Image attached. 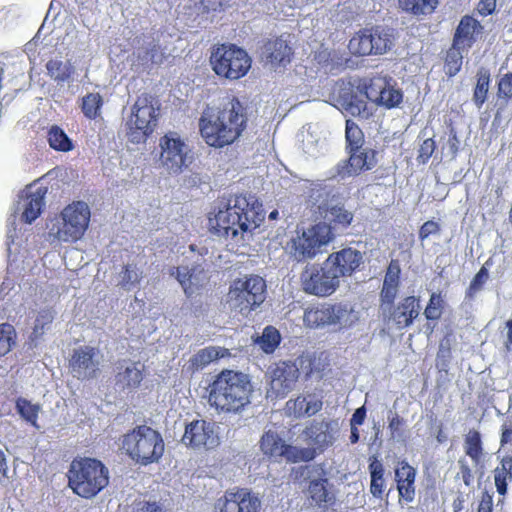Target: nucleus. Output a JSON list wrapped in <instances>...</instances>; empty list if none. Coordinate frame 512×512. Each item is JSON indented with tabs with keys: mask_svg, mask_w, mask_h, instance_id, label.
I'll list each match as a JSON object with an SVG mask.
<instances>
[{
	"mask_svg": "<svg viewBox=\"0 0 512 512\" xmlns=\"http://www.w3.org/2000/svg\"><path fill=\"white\" fill-rule=\"evenodd\" d=\"M500 449L512 454V420L505 419L501 425Z\"/></svg>",
	"mask_w": 512,
	"mask_h": 512,
	"instance_id": "obj_54",
	"label": "nucleus"
},
{
	"mask_svg": "<svg viewBox=\"0 0 512 512\" xmlns=\"http://www.w3.org/2000/svg\"><path fill=\"white\" fill-rule=\"evenodd\" d=\"M348 161H343L336 166V173L341 178L359 174L362 170H370L376 164V152L370 148L349 150Z\"/></svg>",
	"mask_w": 512,
	"mask_h": 512,
	"instance_id": "obj_22",
	"label": "nucleus"
},
{
	"mask_svg": "<svg viewBox=\"0 0 512 512\" xmlns=\"http://www.w3.org/2000/svg\"><path fill=\"white\" fill-rule=\"evenodd\" d=\"M292 364L298 367L299 374L301 371L306 376H310L314 372H320L322 369L320 360H317L315 355L310 353L302 354Z\"/></svg>",
	"mask_w": 512,
	"mask_h": 512,
	"instance_id": "obj_43",
	"label": "nucleus"
},
{
	"mask_svg": "<svg viewBox=\"0 0 512 512\" xmlns=\"http://www.w3.org/2000/svg\"><path fill=\"white\" fill-rule=\"evenodd\" d=\"M228 355V350L221 347L209 346L199 350L189 360V369L198 371L211 362Z\"/></svg>",
	"mask_w": 512,
	"mask_h": 512,
	"instance_id": "obj_31",
	"label": "nucleus"
},
{
	"mask_svg": "<svg viewBox=\"0 0 512 512\" xmlns=\"http://www.w3.org/2000/svg\"><path fill=\"white\" fill-rule=\"evenodd\" d=\"M420 312L419 301L413 297H407L393 311L387 312L388 320H415Z\"/></svg>",
	"mask_w": 512,
	"mask_h": 512,
	"instance_id": "obj_33",
	"label": "nucleus"
},
{
	"mask_svg": "<svg viewBox=\"0 0 512 512\" xmlns=\"http://www.w3.org/2000/svg\"><path fill=\"white\" fill-rule=\"evenodd\" d=\"M160 163L169 173H180L192 162L188 145L175 133H169L160 139Z\"/></svg>",
	"mask_w": 512,
	"mask_h": 512,
	"instance_id": "obj_13",
	"label": "nucleus"
},
{
	"mask_svg": "<svg viewBox=\"0 0 512 512\" xmlns=\"http://www.w3.org/2000/svg\"><path fill=\"white\" fill-rule=\"evenodd\" d=\"M69 486L79 496L92 498L109 483V471L92 458L73 460L68 471Z\"/></svg>",
	"mask_w": 512,
	"mask_h": 512,
	"instance_id": "obj_4",
	"label": "nucleus"
},
{
	"mask_svg": "<svg viewBox=\"0 0 512 512\" xmlns=\"http://www.w3.org/2000/svg\"><path fill=\"white\" fill-rule=\"evenodd\" d=\"M443 299L440 294L433 293L424 311L427 320H437L441 316Z\"/></svg>",
	"mask_w": 512,
	"mask_h": 512,
	"instance_id": "obj_52",
	"label": "nucleus"
},
{
	"mask_svg": "<svg viewBox=\"0 0 512 512\" xmlns=\"http://www.w3.org/2000/svg\"><path fill=\"white\" fill-rule=\"evenodd\" d=\"M436 148V143L432 138H426L422 144L420 145V148L418 150V156L417 161L419 163H426L432 154L434 153Z\"/></svg>",
	"mask_w": 512,
	"mask_h": 512,
	"instance_id": "obj_57",
	"label": "nucleus"
},
{
	"mask_svg": "<svg viewBox=\"0 0 512 512\" xmlns=\"http://www.w3.org/2000/svg\"><path fill=\"white\" fill-rule=\"evenodd\" d=\"M266 377L269 386L267 397L284 398L296 385L299 378L298 367L290 361H282L270 367Z\"/></svg>",
	"mask_w": 512,
	"mask_h": 512,
	"instance_id": "obj_14",
	"label": "nucleus"
},
{
	"mask_svg": "<svg viewBox=\"0 0 512 512\" xmlns=\"http://www.w3.org/2000/svg\"><path fill=\"white\" fill-rule=\"evenodd\" d=\"M439 0H399L400 7L414 15L430 14L438 5Z\"/></svg>",
	"mask_w": 512,
	"mask_h": 512,
	"instance_id": "obj_38",
	"label": "nucleus"
},
{
	"mask_svg": "<svg viewBox=\"0 0 512 512\" xmlns=\"http://www.w3.org/2000/svg\"><path fill=\"white\" fill-rule=\"evenodd\" d=\"M403 99L402 92L399 89L394 88L392 85L388 83L386 80V87L382 89V95L378 102V105L384 106L386 108H394L397 107Z\"/></svg>",
	"mask_w": 512,
	"mask_h": 512,
	"instance_id": "obj_47",
	"label": "nucleus"
},
{
	"mask_svg": "<svg viewBox=\"0 0 512 512\" xmlns=\"http://www.w3.org/2000/svg\"><path fill=\"white\" fill-rule=\"evenodd\" d=\"M102 356L98 349L82 346L74 350L70 359V368L78 379H91L99 371Z\"/></svg>",
	"mask_w": 512,
	"mask_h": 512,
	"instance_id": "obj_20",
	"label": "nucleus"
},
{
	"mask_svg": "<svg viewBox=\"0 0 512 512\" xmlns=\"http://www.w3.org/2000/svg\"><path fill=\"white\" fill-rule=\"evenodd\" d=\"M512 481V454L502 457L500 465L494 469V483L500 495L507 493L508 482Z\"/></svg>",
	"mask_w": 512,
	"mask_h": 512,
	"instance_id": "obj_32",
	"label": "nucleus"
},
{
	"mask_svg": "<svg viewBox=\"0 0 512 512\" xmlns=\"http://www.w3.org/2000/svg\"><path fill=\"white\" fill-rule=\"evenodd\" d=\"M369 471L371 476L370 492L374 497L381 498L384 490V468L383 464L374 459L369 464Z\"/></svg>",
	"mask_w": 512,
	"mask_h": 512,
	"instance_id": "obj_37",
	"label": "nucleus"
},
{
	"mask_svg": "<svg viewBox=\"0 0 512 512\" xmlns=\"http://www.w3.org/2000/svg\"><path fill=\"white\" fill-rule=\"evenodd\" d=\"M157 110L152 97L144 95L137 99L126 124L130 142L138 144L146 141L157 125Z\"/></svg>",
	"mask_w": 512,
	"mask_h": 512,
	"instance_id": "obj_9",
	"label": "nucleus"
},
{
	"mask_svg": "<svg viewBox=\"0 0 512 512\" xmlns=\"http://www.w3.org/2000/svg\"><path fill=\"white\" fill-rule=\"evenodd\" d=\"M415 477L416 470L412 466L405 461L399 463L395 470L397 489L399 495L407 502L413 501L415 496Z\"/></svg>",
	"mask_w": 512,
	"mask_h": 512,
	"instance_id": "obj_29",
	"label": "nucleus"
},
{
	"mask_svg": "<svg viewBox=\"0 0 512 512\" xmlns=\"http://www.w3.org/2000/svg\"><path fill=\"white\" fill-rule=\"evenodd\" d=\"M48 74L57 81L64 82L71 75L69 63H64L58 59H52L46 64Z\"/></svg>",
	"mask_w": 512,
	"mask_h": 512,
	"instance_id": "obj_48",
	"label": "nucleus"
},
{
	"mask_svg": "<svg viewBox=\"0 0 512 512\" xmlns=\"http://www.w3.org/2000/svg\"><path fill=\"white\" fill-rule=\"evenodd\" d=\"M463 49L464 48L453 44L452 47L447 51L445 69L446 74L450 77L455 76L461 69L463 59L461 50Z\"/></svg>",
	"mask_w": 512,
	"mask_h": 512,
	"instance_id": "obj_41",
	"label": "nucleus"
},
{
	"mask_svg": "<svg viewBox=\"0 0 512 512\" xmlns=\"http://www.w3.org/2000/svg\"><path fill=\"white\" fill-rule=\"evenodd\" d=\"M16 333L14 327L8 322L0 324V356L6 355L15 343Z\"/></svg>",
	"mask_w": 512,
	"mask_h": 512,
	"instance_id": "obj_49",
	"label": "nucleus"
},
{
	"mask_svg": "<svg viewBox=\"0 0 512 512\" xmlns=\"http://www.w3.org/2000/svg\"><path fill=\"white\" fill-rule=\"evenodd\" d=\"M493 498L488 492L483 493L478 512H492Z\"/></svg>",
	"mask_w": 512,
	"mask_h": 512,
	"instance_id": "obj_64",
	"label": "nucleus"
},
{
	"mask_svg": "<svg viewBox=\"0 0 512 512\" xmlns=\"http://www.w3.org/2000/svg\"><path fill=\"white\" fill-rule=\"evenodd\" d=\"M331 320H358L359 315L349 303H340L332 308Z\"/></svg>",
	"mask_w": 512,
	"mask_h": 512,
	"instance_id": "obj_50",
	"label": "nucleus"
},
{
	"mask_svg": "<svg viewBox=\"0 0 512 512\" xmlns=\"http://www.w3.org/2000/svg\"><path fill=\"white\" fill-rule=\"evenodd\" d=\"M48 142L50 146L59 151H69L72 149V142L65 132L57 126L51 127L48 132Z\"/></svg>",
	"mask_w": 512,
	"mask_h": 512,
	"instance_id": "obj_44",
	"label": "nucleus"
},
{
	"mask_svg": "<svg viewBox=\"0 0 512 512\" xmlns=\"http://www.w3.org/2000/svg\"><path fill=\"white\" fill-rule=\"evenodd\" d=\"M47 189L45 187L33 188L32 185L27 186L18 195V200L14 205L13 209V221L11 225L15 223L16 215H20L23 222L31 224L41 214L44 206V197Z\"/></svg>",
	"mask_w": 512,
	"mask_h": 512,
	"instance_id": "obj_16",
	"label": "nucleus"
},
{
	"mask_svg": "<svg viewBox=\"0 0 512 512\" xmlns=\"http://www.w3.org/2000/svg\"><path fill=\"white\" fill-rule=\"evenodd\" d=\"M300 475L309 482L308 494L316 504H332L334 502L335 495L326 477V471L322 467L305 466L301 468Z\"/></svg>",
	"mask_w": 512,
	"mask_h": 512,
	"instance_id": "obj_19",
	"label": "nucleus"
},
{
	"mask_svg": "<svg viewBox=\"0 0 512 512\" xmlns=\"http://www.w3.org/2000/svg\"><path fill=\"white\" fill-rule=\"evenodd\" d=\"M144 365L140 362L123 361L116 367L115 387L121 391L135 390L143 380Z\"/></svg>",
	"mask_w": 512,
	"mask_h": 512,
	"instance_id": "obj_26",
	"label": "nucleus"
},
{
	"mask_svg": "<svg viewBox=\"0 0 512 512\" xmlns=\"http://www.w3.org/2000/svg\"><path fill=\"white\" fill-rule=\"evenodd\" d=\"M89 219L90 210L88 205L80 201L73 203L63 210L61 221L51 227L49 235L59 241L74 242L83 236L88 227Z\"/></svg>",
	"mask_w": 512,
	"mask_h": 512,
	"instance_id": "obj_8",
	"label": "nucleus"
},
{
	"mask_svg": "<svg viewBox=\"0 0 512 512\" xmlns=\"http://www.w3.org/2000/svg\"><path fill=\"white\" fill-rule=\"evenodd\" d=\"M399 274V265L396 262L392 261L388 267L383 284L398 285Z\"/></svg>",
	"mask_w": 512,
	"mask_h": 512,
	"instance_id": "obj_60",
	"label": "nucleus"
},
{
	"mask_svg": "<svg viewBox=\"0 0 512 512\" xmlns=\"http://www.w3.org/2000/svg\"><path fill=\"white\" fill-rule=\"evenodd\" d=\"M317 195L312 196L323 218L329 222L347 226L353 220V214L344 208L343 198L340 194L332 193L326 189L316 191Z\"/></svg>",
	"mask_w": 512,
	"mask_h": 512,
	"instance_id": "obj_17",
	"label": "nucleus"
},
{
	"mask_svg": "<svg viewBox=\"0 0 512 512\" xmlns=\"http://www.w3.org/2000/svg\"><path fill=\"white\" fill-rule=\"evenodd\" d=\"M322 401L311 397L309 400L306 399V405L304 410V416L310 417L316 414L322 408Z\"/></svg>",
	"mask_w": 512,
	"mask_h": 512,
	"instance_id": "obj_62",
	"label": "nucleus"
},
{
	"mask_svg": "<svg viewBox=\"0 0 512 512\" xmlns=\"http://www.w3.org/2000/svg\"><path fill=\"white\" fill-rule=\"evenodd\" d=\"M346 142L349 150L360 149L363 147L364 134L358 125L352 121H346Z\"/></svg>",
	"mask_w": 512,
	"mask_h": 512,
	"instance_id": "obj_45",
	"label": "nucleus"
},
{
	"mask_svg": "<svg viewBox=\"0 0 512 512\" xmlns=\"http://www.w3.org/2000/svg\"><path fill=\"white\" fill-rule=\"evenodd\" d=\"M121 284L124 288L130 289L131 285H135L140 280L138 269L133 265H127L121 276Z\"/></svg>",
	"mask_w": 512,
	"mask_h": 512,
	"instance_id": "obj_58",
	"label": "nucleus"
},
{
	"mask_svg": "<svg viewBox=\"0 0 512 512\" xmlns=\"http://www.w3.org/2000/svg\"><path fill=\"white\" fill-rule=\"evenodd\" d=\"M217 508L220 512H259L260 500L246 489L230 490L218 499Z\"/></svg>",
	"mask_w": 512,
	"mask_h": 512,
	"instance_id": "obj_21",
	"label": "nucleus"
},
{
	"mask_svg": "<svg viewBox=\"0 0 512 512\" xmlns=\"http://www.w3.org/2000/svg\"><path fill=\"white\" fill-rule=\"evenodd\" d=\"M394 42L395 37L391 29L377 27L354 35L349 41L348 48L354 55H382L393 48Z\"/></svg>",
	"mask_w": 512,
	"mask_h": 512,
	"instance_id": "obj_11",
	"label": "nucleus"
},
{
	"mask_svg": "<svg viewBox=\"0 0 512 512\" xmlns=\"http://www.w3.org/2000/svg\"><path fill=\"white\" fill-rule=\"evenodd\" d=\"M458 465V478H460L467 487L471 486L474 480V476L466 458H460L458 460Z\"/></svg>",
	"mask_w": 512,
	"mask_h": 512,
	"instance_id": "obj_59",
	"label": "nucleus"
},
{
	"mask_svg": "<svg viewBox=\"0 0 512 512\" xmlns=\"http://www.w3.org/2000/svg\"><path fill=\"white\" fill-rule=\"evenodd\" d=\"M464 451L469 456L474 464L478 466L481 464L484 457V449L482 445L481 435L476 430H470L464 439Z\"/></svg>",
	"mask_w": 512,
	"mask_h": 512,
	"instance_id": "obj_35",
	"label": "nucleus"
},
{
	"mask_svg": "<svg viewBox=\"0 0 512 512\" xmlns=\"http://www.w3.org/2000/svg\"><path fill=\"white\" fill-rule=\"evenodd\" d=\"M325 142L321 137L307 130L302 133V149L309 156L315 157L321 153Z\"/></svg>",
	"mask_w": 512,
	"mask_h": 512,
	"instance_id": "obj_40",
	"label": "nucleus"
},
{
	"mask_svg": "<svg viewBox=\"0 0 512 512\" xmlns=\"http://www.w3.org/2000/svg\"><path fill=\"white\" fill-rule=\"evenodd\" d=\"M438 231H439V226L436 222L427 221L421 226L419 235H420L421 239H425L432 234L438 233Z\"/></svg>",
	"mask_w": 512,
	"mask_h": 512,
	"instance_id": "obj_63",
	"label": "nucleus"
},
{
	"mask_svg": "<svg viewBox=\"0 0 512 512\" xmlns=\"http://www.w3.org/2000/svg\"><path fill=\"white\" fill-rule=\"evenodd\" d=\"M261 450L270 457H285L288 461H309L315 458V451L287 445L276 432L267 431L261 438Z\"/></svg>",
	"mask_w": 512,
	"mask_h": 512,
	"instance_id": "obj_15",
	"label": "nucleus"
},
{
	"mask_svg": "<svg viewBox=\"0 0 512 512\" xmlns=\"http://www.w3.org/2000/svg\"><path fill=\"white\" fill-rule=\"evenodd\" d=\"M252 393L247 374L223 370L210 385L209 403L220 412L239 413L250 404Z\"/></svg>",
	"mask_w": 512,
	"mask_h": 512,
	"instance_id": "obj_3",
	"label": "nucleus"
},
{
	"mask_svg": "<svg viewBox=\"0 0 512 512\" xmlns=\"http://www.w3.org/2000/svg\"><path fill=\"white\" fill-rule=\"evenodd\" d=\"M331 227L327 223H318L292 240L291 254L298 262L314 258L323 252V247L333 239Z\"/></svg>",
	"mask_w": 512,
	"mask_h": 512,
	"instance_id": "obj_10",
	"label": "nucleus"
},
{
	"mask_svg": "<svg viewBox=\"0 0 512 512\" xmlns=\"http://www.w3.org/2000/svg\"><path fill=\"white\" fill-rule=\"evenodd\" d=\"M122 448L131 459L147 465L157 462L162 457L164 442L156 430L142 425L124 435Z\"/></svg>",
	"mask_w": 512,
	"mask_h": 512,
	"instance_id": "obj_5",
	"label": "nucleus"
},
{
	"mask_svg": "<svg viewBox=\"0 0 512 512\" xmlns=\"http://www.w3.org/2000/svg\"><path fill=\"white\" fill-rule=\"evenodd\" d=\"M386 87V79L383 77H376L361 85L363 94L366 100H370L378 105L380 97L382 95V89Z\"/></svg>",
	"mask_w": 512,
	"mask_h": 512,
	"instance_id": "obj_42",
	"label": "nucleus"
},
{
	"mask_svg": "<svg viewBox=\"0 0 512 512\" xmlns=\"http://www.w3.org/2000/svg\"><path fill=\"white\" fill-rule=\"evenodd\" d=\"M176 278L187 295H191L207 281V275L201 266L178 267Z\"/></svg>",
	"mask_w": 512,
	"mask_h": 512,
	"instance_id": "obj_28",
	"label": "nucleus"
},
{
	"mask_svg": "<svg viewBox=\"0 0 512 512\" xmlns=\"http://www.w3.org/2000/svg\"><path fill=\"white\" fill-rule=\"evenodd\" d=\"M138 43L140 45L137 47L136 57L142 65L163 63L165 55L157 40L152 37H143L138 40Z\"/></svg>",
	"mask_w": 512,
	"mask_h": 512,
	"instance_id": "obj_30",
	"label": "nucleus"
},
{
	"mask_svg": "<svg viewBox=\"0 0 512 512\" xmlns=\"http://www.w3.org/2000/svg\"><path fill=\"white\" fill-rule=\"evenodd\" d=\"M301 279L305 292L321 297L331 295L340 284V277L327 260L320 267L306 268Z\"/></svg>",
	"mask_w": 512,
	"mask_h": 512,
	"instance_id": "obj_12",
	"label": "nucleus"
},
{
	"mask_svg": "<svg viewBox=\"0 0 512 512\" xmlns=\"http://www.w3.org/2000/svg\"><path fill=\"white\" fill-rule=\"evenodd\" d=\"M292 49L283 37L270 40L262 47L261 58L271 69L285 66L291 60Z\"/></svg>",
	"mask_w": 512,
	"mask_h": 512,
	"instance_id": "obj_27",
	"label": "nucleus"
},
{
	"mask_svg": "<svg viewBox=\"0 0 512 512\" xmlns=\"http://www.w3.org/2000/svg\"><path fill=\"white\" fill-rule=\"evenodd\" d=\"M182 443L193 449H213L219 444L215 424L206 420H194L185 427Z\"/></svg>",
	"mask_w": 512,
	"mask_h": 512,
	"instance_id": "obj_18",
	"label": "nucleus"
},
{
	"mask_svg": "<svg viewBox=\"0 0 512 512\" xmlns=\"http://www.w3.org/2000/svg\"><path fill=\"white\" fill-rule=\"evenodd\" d=\"M244 107L237 99L228 101L223 108L208 107L199 119L204 141L212 147L222 148L238 139L246 127Z\"/></svg>",
	"mask_w": 512,
	"mask_h": 512,
	"instance_id": "obj_1",
	"label": "nucleus"
},
{
	"mask_svg": "<svg viewBox=\"0 0 512 512\" xmlns=\"http://www.w3.org/2000/svg\"><path fill=\"white\" fill-rule=\"evenodd\" d=\"M490 76L484 69H480L477 73V83L473 94V101L480 108L486 100L489 90Z\"/></svg>",
	"mask_w": 512,
	"mask_h": 512,
	"instance_id": "obj_39",
	"label": "nucleus"
},
{
	"mask_svg": "<svg viewBox=\"0 0 512 512\" xmlns=\"http://www.w3.org/2000/svg\"><path fill=\"white\" fill-rule=\"evenodd\" d=\"M101 105V97L99 94H88L83 98V104L82 109L84 114L89 117L93 118L96 117L97 112Z\"/></svg>",
	"mask_w": 512,
	"mask_h": 512,
	"instance_id": "obj_53",
	"label": "nucleus"
},
{
	"mask_svg": "<svg viewBox=\"0 0 512 512\" xmlns=\"http://www.w3.org/2000/svg\"><path fill=\"white\" fill-rule=\"evenodd\" d=\"M489 278V272L485 266H482L478 273L472 279L470 286L467 290V296L473 297L476 293L482 290L484 283Z\"/></svg>",
	"mask_w": 512,
	"mask_h": 512,
	"instance_id": "obj_55",
	"label": "nucleus"
},
{
	"mask_svg": "<svg viewBox=\"0 0 512 512\" xmlns=\"http://www.w3.org/2000/svg\"><path fill=\"white\" fill-rule=\"evenodd\" d=\"M16 409L22 418L33 426L38 427L37 418L41 409L38 404H33L26 399L20 398L16 402Z\"/></svg>",
	"mask_w": 512,
	"mask_h": 512,
	"instance_id": "obj_46",
	"label": "nucleus"
},
{
	"mask_svg": "<svg viewBox=\"0 0 512 512\" xmlns=\"http://www.w3.org/2000/svg\"><path fill=\"white\" fill-rule=\"evenodd\" d=\"M397 286L398 285L383 284L381 291V311L384 317H386L387 312H390L392 309V303L397 293Z\"/></svg>",
	"mask_w": 512,
	"mask_h": 512,
	"instance_id": "obj_51",
	"label": "nucleus"
},
{
	"mask_svg": "<svg viewBox=\"0 0 512 512\" xmlns=\"http://www.w3.org/2000/svg\"><path fill=\"white\" fill-rule=\"evenodd\" d=\"M213 71L221 77L237 80L251 67V59L246 51L233 44L214 46L210 55Z\"/></svg>",
	"mask_w": 512,
	"mask_h": 512,
	"instance_id": "obj_7",
	"label": "nucleus"
},
{
	"mask_svg": "<svg viewBox=\"0 0 512 512\" xmlns=\"http://www.w3.org/2000/svg\"><path fill=\"white\" fill-rule=\"evenodd\" d=\"M477 24L478 22L472 17H463L456 29L453 44L462 48L470 47Z\"/></svg>",
	"mask_w": 512,
	"mask_h": 512,
	"instance_id": "obj_34",
	"label": "nucleus"
},
{
	"mask_svg": "<svg viewBox=\"0 0 512 512\" xmlns=\"http://www.w3.org/2000/svg\"><path fill=\"white\" fill-rule=\"evenodd\" d=\"M266 299V282L258 275L237 279L230 286L227 302L231 311L249 317Z\"/></svg>",
	"mask_w": 512,
	"mask_h": 512,
	"instance_id": "obj_6",
	"label": "nucleus"
},
{
	"mask_svg": "<svg viewBox=\"0 0 512 512\" xmlns=\"http://www.w3.org/2000/svg\"><path fill=\"white\" fill-rule=\"evenodd\" d=\"M305 405L306 397L298 396L296 399L289 400L286 403V413L296 418L304 417Z\"/></svg>",
	"mask_w": 512,
	"mask_h": 512,
	"instance_id": "obj_56",
	"label": "nucleus"
},
{
	"mask_svg": "<svg viewBox=\"0 0 512 512\" xmlns=\"http://www.w3.org/2000/svg\"><path fill=\"white\" fill-rule=\"evenodd\" d=\"M499 94L511 98L512 97V73L503 76L498 84Z\"/></svg>",
	"mask_w": 512,
	"mask_h": 512,
	"instance_id": "obj_61",
	"label": "nucleus"
},
{
	"mask_svg": "<svg viewBox=\"0 0 512 512\" xmlns=\"http://www.w3.org/2000/svg\"><path fill=\"white\" fill-rule=\"evenodd\" d=\"M338 101L342 108L353 116L367 117V103L361 85L343 84L339 89Z\"/></svg>",
	"mask_w": 512,
	"mask_h": 512,
	"instance_id": "obj_25",
	"label": "nucleus"
},
{
	"mask_svg": "<svg viewBox=\"0 0 512 512\" xmlns=\"http://www.w3.org/2000/svg\"><path fill=\"white\" fill-rule=\"evenodd\" d=\"M264 220L261 205L250 202L245 196L231 197L224 210H219L214 219H210L212 227L219 236L231 237L239 242L260 226Z\"/></svg>",
	"mask_w": 512,
	"mask_h": 512,
	"instance_id": "obj_2",
	"label": "nucleus"
},
{
	"mask_svg": "<svg viewBox=\"0 0 512 512\" xmlns=\"http://www.w3.org/2000/svg\"><path fill=\"white\" fill-rule=\"evenodd\" d=\"M255 342L265 353L270 354L279 346L281 335L275 327L267 326Z\"/></svg>",
	"mask_w": 512,
	"mask_h": 512,
	"instance_id": "obj_36",
	"label": "nucleus"
},
{
	"mask_svg": "<svg viewBox=\"0 0 512 512\" xmlns=\"http://www.w3.org/2000/svg\"><path fill=\"white\" fill-rule=\"evenodd\" d=\"M337 424L326 421H313L303 431L304 440L307 441L313 448L311 450H317L322 452L325 448L332 445L335 440V433Z\"/></svg>",
	"mask_w": 512,
	"mask_h": 512,
	"instance_id": "obj_24",
	"label": "nucleus"
},
{
	"mask_svg": "<svg viewBox=\"0 0 512 512\" xmlns=\"http://www.w3.org/2000/svg\"><path fill=\"white\" fill-rule=\"evenodd\" d=\"M329 267H332L340 278L353 274L364 263V255L361 251L351 247L332 253L326 259Z\"/></svg>",
	"mask_w": 512,
	"mask_h": 512,
	"instance_id": "obj_23",
	"label": "nucleus"
}]
</instances>
